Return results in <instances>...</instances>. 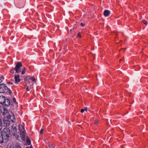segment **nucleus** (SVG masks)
I'll return each instance as SVG.
<instances>
[{
	"instance_id": "obj_29",
	"label": "nucleus",
	"mask_w": 148,
	"mask_h": 148,
	"mask_svg": "<svg viewBox=\"0 0 148 148\" xmlns=\"http://www.w3.org/2000/svg\"><path fill=\"white\" fill-rule=\"evenodd\" d=\"M9 84H11V85H12V84H13L12 83H11V82H10L9 83Z\"/></svg>"
},
{
	"instance_id": "obj_28",
	"label": "nucleus",
	"mask_w": 148,
	"mask_h": 148,
	"mask_svg": "<svg viewBox=\"0 0 148 148\" xmlns=\"http://www.w3.org/2000/svg\"><path fill=\"white\" fill-rule=\"evenodd\" d=\"M26 148H32V147H26Z\"/></svg>"
},
{
	"instance_id": "obj_19",
	"label": "nucleus",
	"mask_w": 148,
	"mask_h": 148,
	"mask_svg": "<svg viewBox=\"0 0 148 148\" xmlns=\"http://www.w3.org/2000/svg\"><path fill=\"white\" fill-rule=\"evenodd\" d=\"M15 148H21V147L18 144H16L15 146Z\"/></svg>"
},
{
	"instance_id": "obj_10",
	"label": "nucleus",
	"mask_w": 148,
	"mask_h": 148,
	"mask_svg": "<svg viewBox=\"0 0 148 148\" xmlns=\"http://www.w3.org/2000/svg\"><path fill=\"white\" fill-rule=\"evenodd\" d=\"M110 14V12L108 10H106L103 13V14L105 16H109Z\"/></svg>"
},
{
	"instance_id": "obj_8",
	"label": "nucleus",
	"mask_w": 148,
	"mask_h": 148,
	"mask_svg": "<svg viewBox=\"0 0 148 148\" xmlns=\"http://www.w3.org/2000/svg\"><path fill=\"white\" fill-rule=\"evenodd\" d=\"M20 76L19 75H14V79L15 82L16 83H18L20 82L21 81L20 79L19 78Z\"/></svg>"
},
{
	"instance_id": "obj_26",
	"label": "nucleus",
	"mask_w": 148,
	"mask_h": 148,
	"mask_svg": "<svg viewBox=\"0 0 148 148\" xmlns=\"http://www.w3.org/2000/svg\"><path fill=\"white\" fill-rule=\"evenodd\" d=\"M84 111L85 110V111H87V108L86 107H85L84 108Z\"/></svg>"
},
{
	"instance_id": "obj_6",
	"label": "nucleus",
	"mask_w": 148,
	"mask_h": 148,
	"mask_svg": "<svg viewBox=\"0 0 148 148\" xmlns=\"http://www.w3.org/2000/svg\"><path fill=\"white\" fill-rule=\"evenodd\" d=\"M8 113L9 115L7 117L8 119L9 118L12 122H15V120L13 113L11 111H9Z\"/></svg>"
},
{
	"instance_id": "obj_18",
	"label": "nucleus",
	"mask_w": 148,
	"mask_h": 148,
	"mask_svg": "<svg viewBox=\"0 0 148 148\" xmlns=\"http://www.w3.org/2000/svg\"><path fill=\"white\" fill-rule=\"evenodd\" d=\"M142 21L145 25H147L148 24V23L147 22L145 21V20H142Z\"/></svg>"
},
{
	"instance_id": "obj_1",
	"label": "nucleus",
	"mask_w": 148,
	"mask_h": 148,
	"mask_svg": "<svg viewBox=\"0 0 148 148\" xmlns=\"http://www.w3.org/2000/svg\"><path fill=\"white\" fill-rule=\"evenodd\" d=\"M0 103L3 106L8 107L10 105V102L8 99H5L3 96H0Z\"/></svg>"
},
{
	"instance_id": "obj_12",
	"label": "nucleus",
	"mask_w": 148,
	"mask_h": 148,
	"mask_svg": "<svg viewBox=\"0 0 148 148\" xmlns=\"http://www.w3.org/2000/svg\"><path fill=\"white\" fill-rule=\"evenodd\" d=\"M4 79V77L3 76L0 75V83L2 82Z\"/></svg>"
},
{
	"instance_id": "obj_2",
	"label": "nucleus",
	"mask_w": 148,
	"mask_h": 148,
	"mask_svg": "<svg viewBox=\"0 0 148 148\" xmlns=\"http://www.w3.org/2000/svg\"><path fill=\"white\" fill-rule=\"evenodd\" d=\"M18 129L20 132L21 137L23 138H25L26 132L25 130L24 126L21 125H19L18 126Z\"/></svg>"
},
{
	"instance_id": "obj_31",
	"label": "nucleus",
	"mask_w": 148,
	"mask_h": 148,
	"mask_svg": "<svg viewBox=\"0 0 148 148\" xmlns=\"http://www.w3.org/2000/svg\"><path fill=\"white\" fill-rule=\"evenodd\" d=\"M122 60V59H121V60H120V61H120V62H121V61Z\"/></svg>"
},
{
	"instance_id": "obj_25",
	"label": "nucleus",
	"mask_w": 148,
	"mask_h": 148,
	"mask_svg": "<svg viewBox=\"0 0 148 148\" xmlns=\"http://www.w3.org/2000/svg\"><path fill=\"white\" fill-rule=\"evenodd\" d=\"M84 111V109H82L81 110V112L82 113H83Z\"/></svg>"
},
{
	"instance_id": "obj_3",
	"label": "nucleus",
	"mask_w": 148,
	"mask_h": 148,
	"mask_svg": "<svg viewBox=\"0 0 148 148\" xmlns=\"http://www.w3.org/2000/svg\"><path fill=\"white\" fill-rule=\"evenodd\" d=\"M22 65L20 62H18L15 67V69L16 73H18L21 71V68L22 66Z\"/></svg>"
},
{
	"instance_id": "obj_13",
	"label": "nucleus",
	"mask_w": 148,
	"mask_h": 148,
	"mask_svg": "<svg viewBox=\"0 0 148 148\" xmlns=\"http://www.w3.org/2000/svg\"><path fill=\"white\" fill-rule=\"evenodd\" d=\"M27 143L28 145H29L31 144V141L28 138H27L26 139Z\"/></svg>"
},
{
	"instance_id": "obj_24",
	"label": "nucleus",
	"mask_w": 148,
	"mask_h": 148,
	"mask_svg": "<svg viewBox=\"0 0 148 148\" xmlns=\"http://www.w3.org/2000/svg\"><path fill=\"white\" fill-rule=\"evenodd\" d=\"M13 101L15 103L16 101V99L15 98H14L13 99Z\"/></svg>"
},
{
	"instance_id": "obj_21",
	"label": "nucleus",
	"mask_w": 148,
	"mask_h": 148,
	"mask_svg": "<svg viewBox=\"0 0 148 148\" xmlns=\"http://www.w3.org/2000/svg\"><path fill=\"white\" fill-rule=\"evenodd\" d=\"M77 36L78 37H79V38H81V34H80V33H78V34L77 35Z\"/></svg>"
},
{
	"instance_id": "obj_30",
	"label": "nucleus",
	"mask_w": 148,
	"mask_h": 148,
	"mask_svg": "<svg viewBox=\"0 0 148 148\" xmlns=\"http://www.w3.org/2000/svg\"><path fill=\"white\" fill-rule=\"evenodd\" d=\"M126 49V48H125L124 49V50H125Z\"/></svg>"
},
{
	"instance_id": "obj_11",
	"label": "nucleus",
	"mask_w": 148,
	"mask_h": 148,
	"mask_svg": "<svg viewBox=\"0 0 148 148\" xmlns=\"http://www.w3.org/2000/svg\"><path fill=\"white\" fill-rule=\"evenodd\" d=\"M8 112V110L5 108H4L3 110L1 111V113L3 115L6 114Z\"/></svg>"
},
{
	"instance_id": "obj_16",
	"label": "nucleus",
	"mask_w": 148,
	"mask_h": 148,
	"mask_svg": "<svg viewBox=\"0 0 148 148\" xmlns=\"http://www.w3.org/2000/svg\"><path fill=\"white\" fill-rule=\"evenodd\" d=\"M15 71V68H14L10 71V72L11 73H14Z\"/></svg>"
},
{
	"instance_id": "obj_4",
	"label": "nucleus",
	"mask_w": 148,
	"mask_h": 148,
	"mask_svg": "<svg viewBox=\"0 0 148 148\" xmlns=\"http://www.w3.org/2000/svg\"><path fill=\"white\" fill-rule=\"evenodd\" d=\"M11 132L12 134L16 137V138H17L19 136L17 134V130L16 125H13L12 126Z\"/></svg>"
},
{
	"instance_id": "obj_20",
	"label": "nucleus",
	"mask_w": 148,
	"mask_h": 148,
	"mask_svg": "<svg viewBox=\"0 0 148 148\" xmlns=\"http://www.w3.org/2000/svg\"><path fill=\"white\" fill-rule=\"evenodd\" d=\"M25 88H26V90L27 91H29L30 90L29 89V88L27 86H26L25 87Z\"/></svg>"
},
{
	"instance_id": "obj_27",
	"label": "nucleus",
	"mask_w": 148,
	"mask_h": 148,
	"mask_svg": "<svg viewBox=\"0 0 148 148\" xmlns=\"http://www.w3.org/2000/svg\"><path fill=\"white\" fill-rule=\"evenodd\" d=\"M81 24L82 26H84V24L82 23H81Z\"/></svg>"
},
{
	"instance_id": "obj_23",
	"label": "nucleus",
	"mask_w": 148,
	"mask_h": 148,
	"mask_svg": "<svg viewBox=\"0 0 148 148\" xmlns=\"http://www.w3.org/2000/svg\"><path fill=\"white\" fill-rule=\"evenodd\" d=\"M98 123V120H96L95 122V125H97Z\"/></svg>"
},
{
	"instance_id": "obj_7",
	"label": "nucleus",
	"mask_w": 148,
	"mask_h": 148,
	"mask_svg": "<svg viewBox=\"0 0 148 148\" xmlns=\"http://www.w3.org/2000/svg\"><path fill=\"white\" fill-rule=\"evenodd\" d=\"M3 122L4 126L8 127L9 125L10 121L9 120L8 118L7 117L3 118Z\"/></svg>"
},
{
	"instance_id": "obj_22",
	"label": "nucleus",
	"mask_w": 148,
	"mask_h": 148,
	"mask_svg": "<svg viewBox=\"0 0 148 148\" xmlns=\"http://www.w3.org/2000/svg\"><path fill=\"white\" fill-rule=\"evenodd\" d=\"M43 130H44L43 129H41L40 132V134H41L42 133Z\"/></svg>"
},
{
	"instance_id": "obj_15",
	"label": "nucleus",
	"mask_w": 148,
	"mask_h": 148,
	"mask_svg": "<svg viewBox=\"0 0 148 148\" xmlns=\"http://www.w3.org/2000/svg\"><path fill=\"white\" fill-rule=\"evenodd\" d=\"M26 71V68H24L22 70V71L21 72V74L23 75L25 73Z\"/></svg>"
},
{
	"instance_id": "obj_9",
	"label": "nucleus",
	"mask_w": 148,
	"mask_h": 148,
	"mask_svg": "<svg viewBox=\"0 0 148 148\" xmlns=\"http://www.w3.org/2000/svg\"><path fill=\"white\" fill-rule=\"evenodd\" d=\"M6 148H14L13 144L12 143H8Z\"/></svg>"
},
{
	"instance_id": "obj_5",
	"label": "nucleus",
	"mask_w": 148,
	"mask_h": 148,
	"mask_svg": "<svg viewBox=\"0 0 148 148\" xmlns=\"http://www.w3.org/2000/svg\"><path fill=\"white\" fill-rule=\"evenodd\" d=\"M7 87L4 84L0 85V92L4 93L8 91Z\"/></svg>"
},
{
	"instance_id": "obj_17",
	"label": "nucleus",
	"mask_w": 148,
	"mask_h": 148,
	"mask_svg": "<svg viewBox=\"0 0 148 148\" xmlns=\"http://www.w3.org/2000/svg\"><path fill=\"white\" fill-rule=\"evenodd\" d=\"M29 79L31 80L33 82H35L36 81V79L34 77H31Z\"/></svg>"
},
{
	"instance_id": "obj_14",
	"label": "nucleus",
	"mask_w": 148,
	"mask_h": 148,
	"mask_svg": "<svg viewBox=\"0 0 148 148\" xmlns=\"http://www.w3.org/2000/svg\"><path fill=\"white\" fill-rule=\"evenodd\" d=\"M2 122L1 120L0 119V131L2 128Z\"/></svg>"
}]
</instances>
